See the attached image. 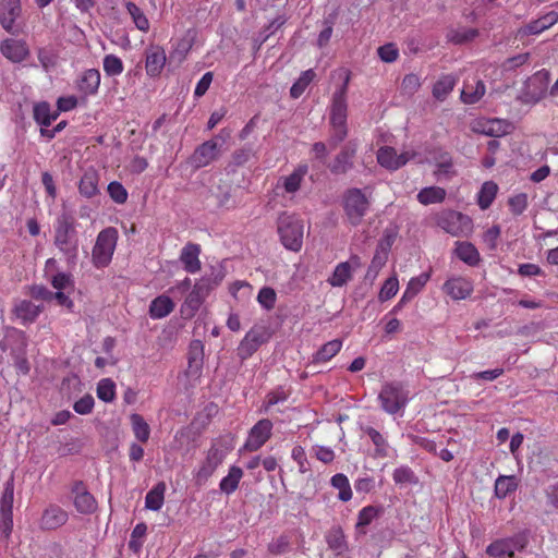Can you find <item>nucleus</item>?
I'll return each instance as SVG.
<instances>
[{
	"mask_svg": "<svg viewBox=\"0 0 558 558\" xmlns=\"http://www.w3.org/2000/svg\"><path fill=\"white\" fill-rule=\"evenodd\" d=\"M216 470V466L208 463L207 461H204L195 473L196 484L199 486L205 484L208 481V478L215 473Z\"/></svg>",
	"mask_w": 558,
	"mask_h": 558,
	"instance_id": "0e129e2a",
	"label": "nucleus"
},
{
	"mask_svg": "<svg viewBox=\"0 0 558 558\" xmlns=\"http://www.w3.org/2000/svg\"><path fill=\"white\" fill-rule=\"evenodd\" d=\"M0 52L12 63H21L29 57V48L25 40L7 38L0 44Z\"/></svg>",
	"mask_w": 558,
	"mask_h": 558,
	"instance_id": "4468645a",
	"label": "nucleus"
},
{
	"mask_svg": "<svg viewBox=\"0 0 558 558\" xmlns=\"http://www.w3.org/2000/svg\"><path fill=\"white\" fill-rule=\"evenodd\" d=\"M430 279V271L422 272L417 277H413L408 282V286L404 290V299L413 300L426 286L428 280Z\"/></svg>",
	"mask_w": 558,
	"mask_h": 558,
	"instance_id": "49530a36",
	"label": "nucleus"
},
{
	"mask_svg": "<svg viewBox=\"0 0 558 558\" xmlns=\"http://www.w3.org/2000/svg\"><path fill=\"white\" fill-rule=\"evenodd\" d=\"M166 62V51L161 46L151 45L145 50V70L149 77L160 76Z\"/></svg>",
	"mask_w": 558,
	"mask_h": 558,
	"instance_id": "2eb2a0df",
	"label": "nucleus"
},
{
	"mask_svg": "<svg viewBox=\"0 0 558 558\" xmlns=\"http://www.w3.org/2000/svg\"><path fill=\"white\" fill-rule=\"evenodd\" d=\"M550 82V72L542 69L526 78L523 83L518 100L524 105H535L539 102L548 92Z\"/></svg>",
	"mask_w": 558,
	"mask_h": 558,
	"instance_id": "39448f33",
	"label": "nucleus"
},
{
	"mask_svg": "<svg viewBox=\"0 0 558 558\" xmlns=\"http://www.w3.org/2000/svg\"><path fill=\"white\" fill-rule=\"evenodd\" d=\"M314 70L310 69L301 73L300 77L290 88V96L294 99L299 98L315 77Z\"/></svg>",
	"mask_w": 558,
	"mask_h": 558,
	"instance_id": "09e8293b",
	"label": "nucleus"
},
{
	"mask_svg": "<svg viewBox=\"0 0 558 558\" xmlns=\"http://www.w3.org/2000/svg\"><path fill=\"white\" fill-rule=\"evenodd\" d=\"M330 484L333 488L338 489V499L348 502L352 499V489L349 482V478L347 475L342 473L335 474L331 480Z\"/></svg>",
	"mask_w": 558,
	"mask_h": 558,
	"instance_id": "c03bdc74",
	"label": "nucleus"
},
{
	"mask_svg": "<svg viewBox=\"0 0 558 558\" xmlns=\"http://www.w3.org/2000/svg\"><path fill=\"white\" fill-rule=\"evenodd\" d=\"M518 486L519 482L514 475H500L495 482V495L497 498L504 499L515 492Z\"/></svg>",
	"mask_w": 558,
	"mask_h": 558,
	"instance_id": "e433bc0d",
	"label": "nucleus"
},
{
	"mask_svg": "<svg viewBox=\"0 0 558 558\" xmlns=\"http://www.w3.org/2000/svg\"><path fill=\"white\" fill-rule=\"evenodd\" d=\"M125 9L128 13L131 15L132 21L138 31L144 33L149 31V21L145 13L143 12V10L136 3L132 1H126Z\"/></svg>",
	"mask_w": 558,
	"mask_h": 558,
	"instance_id": "a18cd8bd",
	"label": "nucleus"
},
{
	"mask_svg": "<svg viewBox=\"0 0 558 558\" xmlns=\"http://www.w3.org/2000/svg\"><path fill=\"white\" fill-rule=\"evenodd\" d=\"M201 245L197 243L189 242L182 247L180 254V262L183 264V268L185 271L190 274H196L201 270Z\"/></svg>",
	"mask_w": 558,
	"mask_h": 558,
	"instance_id": "412c9836",
	"label": "nucleus"
},
{
	"mask_svg": "<svg viewBox=\"0 0 558 558\" xmlns=\"http://www.w3.org/2000/svg\"><path fill=\"white\" fill-rule=\"evenodd\" d=\"M339 77L343 80L342 85L333 93L330 106L329 122L331 126V133L329 144L336 147L341 143L348 135V104L347 93L351 78V73L347 69H339Z\"/></svg>",
	"mask_w": 558,
	"mask_h": 558,
	"instance_id": "f257e3e1",
	"label": "nucleus"
},
{
	"mask_svg": "<svg viewBox=\"0 0 558 558\" xmlns=\"http://www.w3.org/2000/svg\"><path fill=\"white\" fill-rule=\"evenodd\" d=\"M378 400L381 409L388 414H396L405 408L408 391L400 383H387L383 386Z\"/></svg>",
	"mask_w": 558,
	"mask_h": 558,
	"instance_id": "1a4fd4ad",
	"label": "nucleus"
},
{
	"mask_svg": "<svg viewBox=\"0 0 558 558\" xmlns=\"http://www.w3.org/2000/svg\"><path fill=\"white\" fill-rule=\"evenodd\" d=\"M14 499V481L11 477L4 484V490L0 498V511L12 512Z\"/></svg>",
	"mask_w": 558,
	"mask_h": 558,
	"instance_id": "4d7b16f0",
	"label": "nucleus"
},
{
	"mask_svg": "<svg viewBox=\"0 0 558 558\" xmlns=\"http://www.w3.org/2000/svg\"><path fill=\"white\" fill-rule=\"evenodd\" d=\"M107 191L110 198L117 204H124L128 201V191L122 185V183L118 181L110 182L108 184Z\"/></svg>",
	"mask_w": 558,
	"mask_h": 558,
	"instance_id": "13d9d810",
	"label": "nucleus"
},
{
	"mask_svg": "<svg viewBox=\"0 0 558 558\" xmlns=\"http://www.w3.org/2000/svg\"><path fill=\"white\" fill-rule=\"evenodd\" d=\"M498 192V185L493 181L483 183L478 194L477 204L481 209L486 210L490 207Z\"/></svg>",
	"mask_w": 558,
	"mask_h": 558,
	"instance_id": "79ce46f5",
	"label": "nucleus"
},
{
	"mask_svg": "<svg viewBox=\"0 0 558 558\" xmlns=\"http://www.w3.org/2000/svg\"><path fill=\"white\" fill-rule=\"evenodd\" d=\"M399 290V281L397 277H389L383 284L379 291V300L381 302L388 301L393 298Z\"/></svg>",
	"mask_w": 558,
	"mask_h": 558,
	"instance_id": "bf43d9fd",
	"label": "nucleus"
},
{
	"mask_svg": "<svg viewBox=\"0 0 558 558\" xmlns=\"http://www.w3.org/2000/svg\"><path fill=\"white\" fill-rule=\"evenodd\" d=\"M290 537L286 534H282L272 539L268 544L267 549L271 556H281L290 550Z\"/></svg>",
	"mask_w": 558,
	"mask_h": 558,
	"instance_id": "5fc2aeb1",
	"label": "nucleus"
},
{
	"mask_svg": "<svg viewBox=\"0 0 558 558\" xmlns=\"http://www.w3.org/2000/svg\"><path fill=\"white\" fill-rule=\"evenodd\" d=\"M447 192L440 186H428L422 189L416 198L422 205H432L442 203L446 198Z\"/></svg>",
	"mask_w": 558,
	"mask_h": 558,
	"instance_id": "f704fd0d",
	"label": "nucleus"
},
{
	"mask_svg": "<svg viewBox=\"0 0 558 558\" xmlns=\"http://www.w3.org/2000/svg\"><path fill=\"white\" fill-rule=\"evenodd\" d=\"M342 348V341L340 339H333L320 347V349L314 354L313 362L326 363L337 355Z\"/></svg>",
	"mask_w": 558,
	"mask_h": 558,
	"instance_id": "4c0bfd02",
	"label": "nucleus"
},
{
	"mask_svg": "<svg viewBox=\"0 0 558 558\" xmlns=\"http://www.w3.org/2000/svg\"><path fill=\"white\" fill-rule=\"evenodd\" d=\"M53 244L68 259H75L78 252V239L75 219L63 213L53 223Z\"/></svg>",
	"mask_w": 558,
	"mask_h": 558,
	"instance_id": "f03ea898",
	"label": "nucleus"
},
{
	"mask_svg": "<svg viewBox=\"0 0 558 558\" xmlns=\"http://www.w3.org/2000/svg\"><path fill=\"white\" fill-rule=\"evenodd\" d=\"M134 437L142 444H146L150 436V427L141 414L133 413L130 416Z\"/></svg>",
	"mask_w": 558,
	"mask_h": 558,
	"instance_id": "ea45409f",
	"label": "nucleus"
},
{
	"mask_svg": "<svg viewBox=\"0 0 558 558\" xmlns=\"http://www.w3.org/2000/svg\"><path fill=\"white\" fill-rule=\"evenodd\" d=\"M59 112L51 111V107L47 101L37 102L33 108L34 120L41 126L48 128L58 118Z\"/></svg>",
	"mask_w": 558,
	"mask_h": 558,
	"instance_id": "2f4dec72",
	"label": "nucleus"
},
{
	"mask_svg": "<svg viewBox=\"0 0 558 558\" xmlns=\"http://www.w3.org/2000/svg\"><path fill=\"white\" fill-rule=\"evenodd\" d=\"M511 123L501 119L488 120L483 132L489 136L500 137L510 132Z\"/></svg>",
	"mask_w": 558,
	"mask_h": 558,
	"instance_id": "de8ad7c7",
	"label": "nucleus"
},
{
	"mask_svg": "<svg viewBox=\"0 0 558 558\" xmlns=\"http://www.w3.org/2000/svg\"><path fill=\"white\" fill-rule=\"evenodd\" d=\"M218 156V144L210 140L201 144L194 150L191 161L195 168H203L208 166Z\"/></svg>",
	"mask_w": 558,
	"mask_h": 558,
	"instance_id": "4be33fe9",
	"label": "nucleus"
},
{
	"mask_svg": "<svg viewBox=\"0 0 558 558\" xmlns=\"http://www.w3.org/2000/svg\"><path fill=\"white\" fill-rule=\"evenodd\" d=\"M99 85L100 72L97 69L85 70L76 81V88L84 96L97 94Z\"/></svg>",
	"mask_w": 558,
	"mask_h": 558,
	"instance_id": "5701e85b",
	"label": "nucleus"
},
{
	"mask_svg": "<svg viewBox=\"0 0 558 558\" xmlns=\"http://www.w3.org/2000/svg\"><path fill=\"white\" fill-rule=\"evenodd\" d=\"M95 405V400L92 395H85L74 402L73 410L81 415L89 414Z\"/></svg>",
	"mask_w": 558,
	"mask_h": 558,
	"instance_id": "e2e57ef3",
	"label": "nucleus"
},
{
	"mask_svg": "<svg viewBox=\"0 0 558 558\" xmlns=\"http://www.w3.org/2000/svg\"><path fill=\"white\" fill-rule=\"evenodd\" d=\"M453 252L460 260L469 266H477L481 262L480 252L471 242L457 241Z\"/></svg>",
	"mask_w": 558,
	"mask_h": 558,
	"instance_id": "bb28decb",
	"label": "nucleus"
},
{
	"mask_svg": "<svg viewBox=\"0 0 558 558\" xmlns=\"http://www.w3.org/2000/svg\"><path fill=\"white\" fill-rule=\"evenodd\" d=\"M308 172V166L306 163L299 165L291 174L282 177L280 179L281 186L287 194H295L302 185L305 175Z\"/></svg>",
	"mask_w": 558,
	"mask_h": 558,
	"instance_id": "393cba45",
	"label": "nucleus"
},
{
	"mask_svg": "<svg viewBox=\"0 0 558 558\" xmlns=\"http://www.w3.org/2000/svg\"><path fill=\"white\" fill-rule=\"evenodd\" d=\"M97 397L104 402H112L116 398V384L110 378H102L97 385Z\"/></svg>",
	"mask_w": 558,
	"mask_h": 558,
	"instance_id": "603ef678",
	"label": "nucleus"
},
{
	"mask_svg": "<svg viewBox=\"0 0 558 558\" xmlns=\"http://www.w3.org/2000/svg\"><path fill=\"white\" fill-rule=\"evenodd\" d=\"M381 512V509L376 506H366L357 513V522L355 530L360 534H366L365 527L369 525Z\"/></svg>",
	"mask_w": 558,
	"mask_h": 558,
	"instance_id": "a19ab883",
	"label": "nucleus"
},
{
	"mask_svg": "<svg viewBox=\"0 0 558 558\" xmlns=\"http://www.w3.org/2000/svg\"><path fill=\"white\" fill-rule=\"evenodd\" d=\"M478 36V29L472 27L451 28L447 33L448 41L454 45H463L474 40Z\"/></svg>",
	"mask_w": 558,
	"mask_h": 558,
	"instance_id": "58836bf2",
	"label": "nucleus"
},
{
	"mask_svg": "<svg viewBox=\"0 0 558 558\" xmlns=\"http://www.w3.org/2000/svg\"><path fill=\"white\" fill-rule=\"evenodd\" d=\"M22 14L21 0H0V25L11 34L15 33V21Z\"/></svg>",
	"mask_w": 558,
	"mask_h": 558,
	"instance_id": "a211bd4d",
	"label": "nucleus"
},
{
	"mask_svg": "<svg viewBox=\"0 0 558 558\" xmlns=\"http://www.w3.org/2000/svg\"><path fill=\"white\" fill-rule=\"evenodd\" d=\"M68 519V512L60 506L49 505L41 514L39 525L43 530H57L58 527L64 525Z\"/></svg>",
	"mask_w": 558,
	"mask_h": 558,
	"instance_id": "6ab92c4d",
	"label": "nucleus"
},
{
	"mask_svg": "<svg viewBox=\"0 0 558 558\" xmlns=\"http://www.w3.org/2000/svg\"><path fill=\"white\" fill-rule=\"evenodd\" d=\"M457 84V77L452 74L441 75L433 86V96L439 100L444 101L447 96L453 90Z\"/></svg>",
	"mask_w": 558,
	"mask_h": 558,
	"instance_id": "72a5a7b5",
	"label": "nucleus"
},
{
	"mask_svg": "<svg viewBox=\"0 0 558 558\" xmlns=\"http://www.w3.org/2000/svg\"><path fill=\"white\" fill-rule=\"evenodd\" d=\"M379 58L384 62H393L399 57V50L393 44H386L380 46L377 50Z\"/></svg>",
	"mask_w": 558,
	"mask_h": 558,
	"instance_id": "69168bd1",
	"label": "nucleus"
},
{
	"mask_svg": "<svg viewBox=\"0 0 558 558\" xmlns=\"http://www.w3.org/2000/svg\"><path fill=\"white\" fill-rule=\"evenodd\" d=\"M243 475V470L240 466H230L228 474L219 483L220 490L228 496L233 494L238 489Z\"/></svg>",
	"mask_w": 558,
	"mask_h": 558,
	"instance_id": "7c9ffc66",
	"label": "nucleus"
},
{
	"mask_svg": "<svg viewBox=\"0 0 558 558\" xmlns=\"http://www.w3.org/2000/svg\"><path fill=\"white\" fill-rule=\"evenodd\" d=\"M368 189L359 187L348 189L342 195V208L348 222L356 227L362 223L364 217L371 209V195L366 193Z\"/></svg>",
	"mask_w": 558,
	"mask_h": 558,
	"instance_id": "7ed1b4c3",
	"label": "nucleus"
},
{
	"mask_svg": "<svg viewBox=\"0 0 558 558\" xmlns=\"http://www.w3.org/2000/svg\"><path fill=\"white\" fill-rule=\"evenodd\" d=\"M353 265H360L359 256H352L350 262L339 263L327 279V282L333 288L345 286L352 279Z\"/></svg>",
	"mask_w": 558,
	"mask_h": 558,
	"instance_id": "aec40b11",
	"label": "nucleus"
},
{
	"mask_svg": "<svg viewBox=\"0 0 558 558\" xmlns=\"http://www.w3.org/2000/svg\"><path fill=\"white\" fill-rule=\"evenodd\" d=\"M271 338L269 328L265 325H254L244 336L236 348V355L241 361L250 359L258 349Z\"/></svg>",
	"mask_w": 558,
	"mask_h": 558,
	"instance_id": "6e6552de",
	"label": "nucleus"
},
{
	"mask_svg": "<svg viewBox=\"0 0 558 558\" xmlns=\"http://www.w3.org/2000/svg\"><path fill=\"white\" fill-rule=\"evenodd\" d=\"M518 274L521 277H539L544 276V270L536 264L524 263L520 264L518 267Z\"/></svg>",
	"mask_w": 558,
	"mask_h": 558,
	"instance_id": "774afa93",
	"label": "nucleus"
},
{
	"mask_svg": "<svg viewBox=\"0 0 558 558\" xmlns=\"http://www.w3.org/2000/svg\"><path fill=\"white\" fill-rule=\"evenodd\" d=\"M485 90V84L481 80H476L474 85L471 83H464L461 92V100L464 104L473 105L484 96Z\"/></svg>",
	"mask_w": 558,
	"mask_h": 558,
	"instance_id": "c9c22d12",
	"label": "nucleus"
},
{
	"mask_svg": "<svg viewBox=\"0 0 558 558\" xmlns=\"http://www.w3.org/2000/svg\"><path fill=\"white\" fill-rule=\"evenodd\" d=\"M102 68L107 76H118L124 70L122 60L116 54H106Z\"/></svg>",
	"mask_w": 558,
	"mask_h": 558,
	"instance_id": "3c124183",
	"label": "nucleus"
},
{
	"mask_svg": "<svg viewBox=\"0 0 558 558\" xmlns=\"http://www.w3.org/2000/svg\"><path fill=\"white\" fill-rule=\"evenodd\" d=\"M209 291V279L202 278L201 280L196 281L192 290L185 298V301L181 308L182 314L185 315L187 318L193 317L202 306Z\"/></svg>",
	"mask_w": 558,
	"mask_h": 558,
	"instance_id": "9d476101",
	"label": "nucleus"
},
{
	"mask_svg": "<svg viewBox=\"0 0 558 558\" xmlns=\"http://www.w3.org/2000/svg\"><path fill=\"white\" fill-rule=\"evenodd\" d=\"M100 175L94 168L85 170L78 182V192L85 198H93L99 194Z\"/></svg>",
	"mask_w": 558,
	"mask_h": 558,
	"instance_id": "b1692460",
	"label": "nucleus"
},
{
	"mask_svg": "<svg viewBox=\"0 0 558 558\" xmlns=\"http://www.w3.org/2000/svg\"><path fill=\"white\" fill-rule=\"evenodd\" d=\"M167 486L165 482H158L145 497V507L153 511H159L165 502Z\"/></svg>",
	"mask_w": 558,
	"mask_h": 558,
	"instance_id": "473e14b6",
	"label": "nucleus"
},
{
	"mask_svg": "<svg viewBox=\"0 0 558 558\" xmlns=\"http://www.w3.org/2000/svg\"><path fill=\"white\" fill-rule=\"evenodd\" d=\"M437 225L452 236H469L473 231V221L456 210H444L437 217Z\"/></svg>",
	"mask_w": 558,
	"mask_h": 558,
	"instance_id": "0eeeda50",
	"label": "nucleus"
},
{
	"mask_svg": "<svg viewBox=\"0 0 558 558\" xmlns=\"http://www.w3.org/2000/svg\"><path fill=\"white\" fill-rule=\"evenodd\" d=\"M272 422L268 418L259 420L248 432L243 449L250 452L259 450L271 437Z\"/></svg>",
	"mask_w": 558,
	"mask_h": 558,
	"instance_id": "9b49d317",
	"label": "nucleus"
},
{
	"mask_svg": "<svg viewBox=\"0 0 558 558\" xmlns=\"http://www.w3.org/2000/svg\"><path fill=\"white\" fill-rule=\"evenodd\" d=\"M118 239V230L113 227L105 228L98 233L92 251V263L96 268H105L111 263Z\"/></svg>",
	"mask_w": 558,
	"mask_h": 558,
	"instance_id": "20e7f679",
	"label": "nucleus"
},
{
	"mask_svg": "<svg viewBox=\"0 0 558 558\" xmlns=\"http://www.w3.org/2000/svg\"><path fill=\"white\" fill-rule=\"evenodd\" d=\"M257 302L266 311L275 308L277 302L276 291L270 287H263L257 294Z\"/></svg>",
	"mask_w": 558,
	"mask_h": 558,
	"instance_id": "6e6d98bb",
	"label": "nucleus"
},
{
	"mask_svg": "<svg viewBox=\"0 0 558 558\" xmlns=\"http://www.w3.org/2000/svg\"><path fill=\"white\" fill-rule=\"evenodd\" d=\"M326 542L329 548L336 551L338 555L342 554L348 549L345 535L340 526H333L330 529L326 536Z\"/></svg>",
	"mask_w": 558,
	"mask_h": 558,
	"instance_id": "37998d69",
	"label": "nucleus"
},
{
	"mask_svg": "<svg viewBox=\"0 0 558 558\" xmlns=\"http://www.w3.org/2000/svg\"><path fill=\"white\" fill-rule=\"evenodd\" d=\"M514 550L513 539H497L487 546L486 554L490 558H514Z\"/></svg>",
	"mask_w": 558,
	"mask_h": 558,
	"instance_id": "c756f323",
	"label": "nucleus"
},
{
	"mask_svg": "<svg viewBox=\"0 0 558 558\" xmlns=\"http://www.w3.org/2000/svg\"><path fill=\"white\" fill-rule=\"evenodd\" d=\"M362 430L369 437L375 447L374 456L376 458H387L390 449L387 438L372 426L362 427Z\"/></svg>",
	"mask_w": 558,
	"mask_h": 558,
	"instance_id": "c85d7f7f",
	"label": "nucleus"
},
{
	"mask_svg": "<svg viewBox=\"0 0 558 558\" xmlns=\"http://www.w3.org/2000/svg\"><path fill=\"white\" fill-rule=\"evenodd\" d=\"M278 233L282 245L292 252H299L303 244V223L294 216L282 214L278 219Z\"/></svg>",
	"mask_w": 558,
	"mask_h": 558,
	"instance_id": "423d86ee",
	"label": "nucleus"
},
{
	"mask_svg": "<svg viewBox=\"0 0 558 558\" xmlns=\"http://www.w3.org/2000/svg\"><path fill=\"white\" fill-rule=\"evenodd\" d=\"M414 151H403L398 155L393 147L385 146L379 148L377 153V161L381 167L388 170H397L414 158Z\"/></svg>",
	"mask_w": 558,
	"mask_h": 558,
	"instance_id": "f8f14e48",
	"label": "nucleus"
},
{
	"mask_svg": "<svg viewBox=\"0 0 558 558\" xmlns=\"http://www.w3.org/2000/svg\"><path fill=\"white\" fill-rule=\"evenodd\" d=\"M444 292L453 301L465 300L473 293V282L461 276L451 277L442 286Z\"/></svg>",
	"mask_w": 558,
	"mask_h": 558,
	"instance_id": "dca6fc26",
	"label": "nucleus"
},
{
	"mask_svg": "<svg viewBox=\"0 0 558 558\" xmlns=\"http://www.w3.org/2000/svg\"><path fill=\"white\" fill-rule=\"evenodd\" d=\"M175 304L172 299L166 294L158 295L149 304V316L153 319H161L174 311Z\"/></svg>",
	"mask_w": 558,
	"mask_h": 558,
	"instance_id": "a878e982",
	"label": "nucleus"
},
{
	"mask_svg": "<svg viewBox=\"0 0 558 558\" xmlns=\"http://www.w3.org/2000/svg\"><path fill=\"white\" fill-rule=\"evenodd\" d=\"M508 205L510 211L514 216H519L523 214V211L527 208V195L525 193H519L517 195H513L512 197L509 198Z\"/></svg>",
	"mask_w": 558,
	"mask_h": 558,
	"instance_id": "052dcab7",
	"label": "nucleus"
},
{
	"mask_svg": "<svg viewBox=\"0 0 558 558\" xmlns=\"http://www.w3.org/2000/svg\"><path fill=\"white\" fill-rule=\"evenodd\" d=\"M357 144L354 141L348 142L329 165V170L333 174H344L353 167V160L356 155Z\"/></svg>",
	"mask_w": 558,
	"mask_h": 558,
	"instance_id": "f3484780",
	"label": "nucleus"
},
{
	"mask_svg": "<svg viewBox=\"0 0 558 558\" xmlns=\"http://www.w3.org/2000/svg\"><path fill=\"white\" fill-rule=\"evenodd\" d=\"M72 494L74 495V507L80 513L90 514L97 510V500L87 490L83 481L74 482Z\"/></svg>",
	"mask_w": 558,
	"mask_h": 558,
	"instance_id": "ddd939ff",
	"label": "nucleus"
},
{
	"mask_svg": "<svg viewBox=\"0 0 558 558\" xmlns=\"http://www.w3.org/2000/svg\"><path fill=\"white\" fill-rule=\"evenodd\" d=\"M289 398V392L282 387H278L275 390L269 391L263 404V411L268 412L271 407L284 402Z\"/></svg>",
	"mask_w": 558,
	"mask_h": 558,
	"instance_id": "864d4df0",
	"label": "nucleus"
},
{
	"mask_svg": "<svg viewBox=\"0 0 558 558\" xmlns=\"http://www.w3.org/2000/svg\"><path fill=\"white\" fill-rule=\"evenodd\" d=\"M421 87V80L418 75L410 73L404 75L401 83V90L409 96L414 95Z\"/></svg>",
	"mask_w": 558,
	"mask_h": 558,
	"instance_id": "680f3d73",
	"label": "nucleus"
},
{
	"mask_svg": "<svg viewBox=\"0 0 558 558\" xmlns=\"http://www.w3.org/2000/svg\"><path fill=\"white\" fill-rule=\"evenodd\" d=\"M230 450V446L223 448L222 445H220L218 441H215L209 448L205 461L218 468Z\"/></svg>",
	"mask_w": 558,
	"mask_h": 558,
	"instance_id": "8fccbe9b",
	"label": "nucleus"
},
{
	"mask_svg": "<svg viewBox=\"0 0 558 558\" xmlns=\"http://www.w3.org/2000/svg\"><path fill=\"white\" fill-rule=\"evenodd\" d=\"M43 312V305H36L32 301L22 300L15 305L14 313L23 325L34 323Z\"/></svg>",
	"mask_w": 558,
	"mask_h": 558,
	"instance_id": "cd10ccee",
	"label": "nucleus"
},
{
	"mask_svg": "<svg viewBox=\"0 0 558 558\" xmlns=\"http://www.w3.org/2000/svg\"><path fill=\"white\" fill-rule=\"evenodd\" d=\"M501 230L500 227L495 225L487 229L483 235V241L486 243L489 250H496L497 241L500 236Z\"/></svg>",
	"mask_w": 558,
	"mask_h": 558,
	"instance_id": "338daca9",
	"label": "nucleus"
}]
</instances>
